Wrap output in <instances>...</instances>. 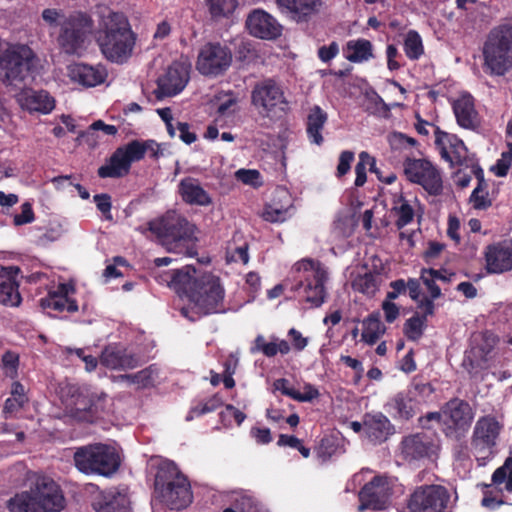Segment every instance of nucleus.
I'll list each match as a JSON object with an SVG mask.
<instances>
[{"instance_id":"412c9836","label":"nucleus","mask_w":512,"mask_h":512,"mask_svg":"<svg viewBox=\"0 0 512 512\" xmlns=\"http://www.w3.org/2000/svg\"><path fill=\"white\" fill-rule=\"evenodd\" d=\"M485 269L488 274H501L512 270V240H504L486 246Z\"/></svg>"},{"instance_id":"6e6552de","label":"nucleus","mask_w":512,"mask_h":512,"mask_svg":"<svg viewBox=\"0 0 512 512\" xmlns=\"http://www.w3.org/2000/svg\"><path fill=\"white\" fill-rule=\"evenodd\" d=\"M92 17L83 11H73L60 21L57 43L67 55H79L86 47L89 35L94 31Z\"/></svg>"},{"instance_id":"603ef678","label":"nucleus","mask_w":512,"mask_h":512,"mask_svg":"<svg viewBox=\"0 0 512 512\" xmlns=\"http://www.w3.org/2000/svg\"><path fill=\"white\" fill-rule=\"evenodd\" d=\"M339 449L338 439L334 436H324L317 449L316 454L323 462L329 460Z\"/></svg>"},{"instance_id":"de8ad7c7","label":"nucleus","mask_w":512,"mask_h":512,"mask_svg":"<svg viewBox=\"0 0 512 512\" xmlns=\"http://www.w3.org/2000/svg\"><path fill=\"white\" fill-rule=\"evenodd\" d=\"M392 211L397 216L395 225L398 229H402L405 226L413 222L415 217V211L412 205L403 196L399 198L393 207Z\"/></svg>"},{"instance_id":"7ed1b4c3","label":"nucleus","mask_w":512,"mask_h":512,"mask_svg":"<svg viewBox=\"0 0 512 512\" xmlns=\"http://www.w3.org/2000/svg\"><path fill=\"white\" fill-rule=\"evenodd\" d=\"M154 493L171 510H182L193 500L188 477L170 460L159 463L154 479Z\"/></svg>"},{"instance_id":"c85d7f7f","label":"nucleus","mask_w":512,"mask_h":512,"mask_svg":"<svg viewBox=\"0 0 512 512\" xmlns=\"http://www.w3.org/2000/svg\"><path fill=\"white\" fill-rule=\"evenodd\" d=\"M189 80V72L185 66L174 63L167 69L166 74L159 79L158 86L165 96H174L180 93Z\"/></svg>"},{"instance_id":"864d4df0","label":"nucleus","mask_w":512,"mask_h":512,"mask_svg":"<svg viewBox=\"0 0 512 512\" xmlns=\"http://www.w3.org/2000/svg\"><path fill=\"white\" fill-rule=\"evenodd\" d=\"M289 209L290 207L277 208L272 204H266L261 213V217L270 223H283L290 217Z\"/></svg>"},{"instance_id":"13d9d810","label":"nucleus","mask_w":512,"mask_h":512,"mask_svg":"<svg viewBox=\"0 0 512 512\" xmlns=\"http://www.w3.org/2000/svg\"><path fill=\"white\" fill-rule=\"evenodd\" d=\"M430 268H422L420 271V280L427 288L429 295L432 299H438L441 297V288L437 285V279L430 273Z\"/></svg>"},{"instance_id":"5fc2aeb1","label":"nucleus","mask_w":512,"mask_h":512,"mask_svg":"<svg viewBox=\"0 0 512 512\" xmlns=\"http://www.w3.org/2000/svg\"><path fill=\"white\" fill-rule=\"evenodd\" d=\"M236 512H254L256 509L255 499L243 493H234L231 497L230 506Z\"/></svg>"},{"instance_id":"37998d69","label":"nucleus","mask_w":512,"mask_h":512,"mask_svg":"<svg viewBox=\"0 0 512 512\" xmlns=\"http://www.w3.org/2000/svg\"><path fill=\"white\" fill-rule=\"evenodd\" d=\"M427 327V318L415 312L403 325V333L409 341H418Z\"/></svg>"},{"instance_id":"4d7b16f0","label":"nucleus","mask_w":512,"mask_h":512,"mask_svg":"<svg viewBox=\"0 0 512 512\" xmlns=\"http://www.w3.org/2000/svg\"><path fill=\"white\" fill-rule=\"evenodd\" d=\"M414 398H419L424 401L425 398L429 397L434 393L433 386L428 382L418 381L416 378L406 389Z\"/></svg>"},{"instance_id":"c9c22d12","label":"nucleus","mask_w":512,"mask_h":512,"mask_svg":"<svg viewBox=\"0 0 512 512\" xmlns=\"http://www.w3.org/2000/svg\"><path fill=\"white\" fill-rule=\"evenodd\" d=\"M131 167L122 155V152L116 148L111 156L106 159L104 165L100 166L97 174L100 178H122L130 173Z\"/></svg>"},{"instance_id":"a19ab883","label":"nucleus","mask_w":512,"mask_h":512,"mask_svg":"<svg viewBox=\"0 0 512 512\" xmlns=\"http://www.w3.org/2000/svg\"><path fill=\"white\" fill-rule=\"evenodd\" d=\"M385 332V326L380 321L379 314L372 313L363 321L362 340L369 344H375Z\"/></svg>"},{"instance_id":"ea45409f","label":"nucleus","mask_w":512,"mask_h":512,"mask_svg":"<svg viewBox=\"0 0 512 512\" xmlns=\"http://www.w3.org/2000/svg\"><path fill=\"white\" fill-rule=\"evenodd\" d=\"M346 58L353 63L367 61L373 56L372 44L369 40H351L346 45Z\"/></svg>"},{"instance_id":"79ce46f5","label":"nucleus","mask_w":512,"mask_h":512,"mask_svg":"<svg viewBox=\"0 0 512 512\" xmlns=\"http://www.w3.org/2000/svg\"><path fill=\"white\" fill-rule=\"evenodd\" d=\"M379 276L372 272L357 275L352 281L354 291L367 296H374L379 288Z\"/></svg>"},{"instance_id":"72a5a7b5","label":"nucleus","mask_w":512,"mask_h":512,"mask_svg":"<svg viewBox=\"0 0 512 512\" xmlns=\"http://www.w3.org/2000/svg\"><path fill=\"white\" fill-rule=\"evenodd\" d=\"M92 507L96 512H129V499L118 491H107L98 494Z\"/></svg>"},{"instance_id":"6e6d98bb","label":"nucleus","mask_w":512,"mask_h":512,"mask_svg":"<svg viewBox=\"0 0 512 512\" xmlns=\"http://www.w3.org/2000/svg\"><path fill=\"white\" fill-rule=\"evenodd\" d=\"M371 113L385 119L391 117V106L375 91L371 94Z\"/></svg>"},{"instance_id":"8fccbe9b","label":"nucleus","mask_w":512,"mask_h":512,"mask_svg":"<svg viewBox=\"0 0 512 512\" xmlns=\"http://www.w3.org/2000/svg\"><path fill=\"white\" fill-rule=\"evenodd\" d=\"M205 3L212 18L226 17L237 6V0H205Z\"/></svg>"},{"instance_id":"680f3d73","label":"nucleus","mask_w":512,"mask_h":512,"mask_svg":"<svg viewBox=\"0 0 512 512\" xmlns=\"http://www.w3.org/2000/svg\"><path fill=\"white\" fill-rule=\"evenodd\" d=\"M353 160H354V152L349 151V150H345V151L341 152V154L339 156V162L337 165V171H336V176L338 178L343 177L350 171L351 163L353 162Z\"/></svg>"},{"instance_id":"2eb2a0df","label":"nucleus","mask_w":512,"mask_h":512,"mask_svg":"<svg viewBox=\"0 0 512 512\" xmlns=\"http://www.w3.org/2000/svg\"><path fill=\"white\" fill-rule=\"evenodd\" d=\"M481 486L483 507L496 510L506 504L504 491L512 493V456L507 457L503 465L493 472L490 484L483 483Z\"/></svg>"},{"instance_id":"f257e3e1","label":"nucleus","mask_w":512,"mask_h":512,"mask_svg":"<svg viewBox=\"0 0 512 512\" xmlns=\"http://www.w3.org/2000/svg\"><path fill=\"white\" fill-rule=\"evenodd\" d=\"M94 40L106 60L124 64L133 54L137 35L124 13L109 11L100 15L94 29Z\"/></svg>"},{"instance_id":"e433bc0d","label":"nucleus","mask_w":512,"mask_h":512,"mask_svg":"<svg viewBox=\"0 0 512 512\" xmlns=\"http://www.w3.org/2000/svg\"><path fill=\"white\" fill-rule=\"evenodd\" d=\"M328 116L319 106H314L308 116L306 122V133L309 141L318 146L322 145L324 138L322 130L327 122Z\"/></svg>"},{"instance_id":"0e129e2a","label":"nucleus","mask_w":512,"mask_h":512,"mask_svg":"<svg viewBox=\"0 0 512 512\" xmlns=\"http://www.w3.org/2000/svg\"><path fill=\"white\" fill-rule=\"evenodd\" d=\"M471 173L477 179V186L474 188L475 196L477 193L488 191V183L484 177V170L477 162L471 163Z\"/></svg>"},{"instance_id":"bf43d9fd","label":"nucleus","mask_w":512,"mask_h":512,"mask_svg":"<svg viewBox=\"0 0 512 512\" xmlns=\"http://www.w3.org/2000/svg\"><path fill=\"white\" fill-rule=\"evenodd\" d=\"M35 220V214L32 205L25 202L21 205V213L15 214L13 217V224L15 226H22L32 223Z\"/></svg>"},{"instance_id":"f03ea898","label":"nucleus","mask_w":512,"mask_h":512,"mask_svg":"<svg viewBox=\"0 0 512 512\" xmlns=\"http://www.w3.org/2000/svg\"><path fill=\"white\" fill-rule=\"evenodd\" d=\"M148 229L167 252L192 257L195 254L196 226L184 215L170 210L149 221Z\"/></svg>"},{"instance_id":"c03bdc74","label":"nucleus","mask_w":512,"mask_h":512,"mask_svg":"<svg viewBox=\"0 0 512 512\" xmlns=\"http://www.w3.org/2000/svg\"><path fill=\"white\" fill-rule=\"evenodd\" d=\"M28 402L25 387L18 381H14L11 385V395L6 399L4 411L14 413L19 411Z\"/></svg>"},{"instance_id":"69168bd1","label":"nucleus","mask_w":512,"mask_h":512,"mask_svg":"<svg viewBox=\"0 0 512 512\" xmlns=\"http://www.w3.org/2000/svg\"><path fill=\"white\" fill-rule=\"evenodd\" d=\"M469 201L470 203H472L473 208L476 210H486L492 206V200L489 198L488 191L477 193V195L475 196L473 190L470 195Z\"/></svg>"},{"instance_id":"09e8293b","label":"nucleus","mask_w":512,"mask_h":512,"mask_svg":"<svg viewBox=\"0 0 512 512\" xmlns=\"http://www.w3.org/2000/svg\"><path fill=\"white\" fill-rule=\"evenodd\" d=\"M223 405V399L219 393L212 395L209 399L204 402H199L198 404L191 407L187 420H191L194 417H200L207 413L214 412L219 407Z\"/></svg>"},{"instance_id":"7c9ffc66","label":"nucleus","mask_w":512,"mask_h":512,"mask_svg":"<svg viewBox=\"0 0 512 512\" xmlns=\"http://www.w3.org/2000/svg\"><path fill=\"white\" fill-rule=\"evenodd\" d=\"M68 75L73 82L85 87H95L103 83L107 72L103 67L85 63H74L68 67Z\"/></svg>"},{"instance_id":"58836bf2","label":"nucleus","mask_w":512,"mask_h":512,"mask_svg":"<svg viewBox=\"0 0 512 512\" xmlns=\"http://www.w3.org/2000/svg\"><path fill=\"white\" fill-rule=\"evenodd\" d=\"M153 146V140H138L134 139L125 145L119 146L118 149L122 152L123 157L131 167L132 163L142 160L148 148Z\"/></svg>"},{"instance_id":"ddd939ff","label":"nucleus","mask_w":512,"mask_h":512,"mask_svg":"<svg viewBox=\"0 0 512 512\" xmlns=\"http://www.w3.org/2000/svg\"><path fill=\"white\" fill-rule=\"evenodd\" d=\"M35 55L27 45H17L5 50L0 57V69L5 81L16 84L23 81L34 68Z\"/></svg>"},{"instance_id":"20e7f679","label":"nucleus","mask_w":512,"mask_h":512,"mask_svg":"<svg viewBox=\"0 0 512 512\" xmlns=\"http://www.w3.org/2000/svg\"><path fill=\"white\" fill-rule=\"evenodd\" d=\"M225 290L220 278L206 273L194 280V288L190 291L191 307H183L181 314L191 321L202 316L225 312Z\"/></svg>"},{"instance_id":"393cba45","label":"nucleus","mask_w":512,"mask_h":512,"mask_svg":"<svg viewBox=\"0 0 512 512\" xmlns=\"http://www.w3.org/2000/svg\"><path fill=\"white\" fill-rule=\"evenodd\" d=\"M100 363L113 370L133 369L139 365V359L135 354L129 352L124 345L113 343L107 345L101 352Z\"/></svg>"},{"instance_id":"e2e57ef3","label":"nucleus","mask_w":512,"mask_h":512,"mask_svg":"<svg viewBox=\"0 0 512 512\" xmlns=\"http://www.w3.org/2000/svg\"><path fill=\"white\" fill-rule=\"evenodd\" d=\"M63 17H67V15L55 8H47L42 11V19L51 28H60V21Z\"/></svg>"},{"instance_id":"aec40b11","label":"nucleus","mask_w":512,"mask_h":512,"mask_svg":"<svg viewBox=\"0 0 512 512\" xmlns=\"http://www.w3.org/2000/svg\"><path fill=\"white\" fill-rule=\"evenodd\" d=\"M435 143L441 149L442 157L449 161L451 165L471 167V163L475 162L467 155L468 150L464 142L456 137H450L446 132L436 127Z\"/></svg>"},{"instance_id":"f704fd0d","label":"nucleus","mask_w":512,"mask_h":512,"mask_svg":"<svg viewBox=\"0 0 512 512\" xmlns=\"http://www.w3.org/2000/svg\"><path fill=\"white\" fill-rule=\"evenodd\" d=\"M270 339L271 341L267 342L263 335H257L253 341V346L250 349L251 353L255 354L257 352H261L264 356L272 358L278 353L286 355L291 351V346L288 341L279 339L274 335H272Z\"/></svg>"},{"instance_id":"4c0bfd02","label":"nucleus","mask_w":512,"mask_h":512,"mask_svg":"<svg viewBox=\"0 0 512 512\" xmlns=\"http://www.w3.org/2000/svg\"><path fill=\"white\" fill-rule=\"evenodd\" d=\"M195 269L186 266L182 269L173 270L170 274L169 285L177 291H182L189 298L190 291L194 288V280L198 277H194Z\"/></svg>"},{"instance_id":"a211bd4d","label":"nucleus","mask_w":512,"mask_h":512,"mask_svg":"<svg viewBox=\"0 0 512 512\" xmlns=\"http://www.w3.org/2000/svg\"><path fill=\"white\" fill-rule=\"evenodd\" d=\"M435 444L431 436L423 432L406 435L399 444V457L407 463L430 459L435 453Z\"/></svg>"},{"instance_id":"3c124183","label":"nucleus","mask_w":512,"mask_h":512,"mask_svg":"<svg viewBox=\"0 0 512 512\" xmlns=\"http://www.w3.org/2000/svg\"><path fill=\"white\" fill-rule=\"evenodd\" d=\"M31 109L47 114L55 107V100L46 91L35 92L30 97Z\"/></svg>"},{"instance_id":"5701e85b","label":"nucleus","mask_w":512,"mask_h":512,"mask_svg":"<svg viewBox=\"0 0 512 512\" xmlns=\"http://www.w3.org/2000/svg\"><path fill=\"white\" fill-rule=\"evenodd\" d=\"M246 27L251 35L260 39H275L282 32L278 21L262 9H255L248 15Z\"/></svg>"},{"instance_id":"f3484780","label":"nucleus","mask_w":512,"mask_h":512,"mask_svg":"<svg viewBox=\"0 0 512 512\" xmlns=\"http://www.w3.org/2000/svg\"><path fill=\"white\" fill-rule=\"evenodd\" d=\"M392 495V485L387 476H374L359 492V510H384Z\"/></svg>"},{"instance_id":"a878e982","label":"nucleus","mask_w":512,"mask_h":512,"mask_svg":"<svg viewBox=\"0 0 512 512\" xmlns=\"http://www.w3.org/2000/svg\"><path fill=\"white\" fill-rule=\"evenodd\" d=\"M421 400L414 398L406 389L392 396L386 404V411L395 419L408 421L419 410Z\"/></svg>"},{"instance_id":"9b49d317","label":"nucleus","mask_w":512,"mask_h":512,"mask_svg":"<svg viewBox=\"0 0 512 512\" xmlns=\"http://www.w3.org/2000/svg\"><path fill=\"white\" fill-rule=\"evenodd\" d=\"M503 425L492 415L480 417L474 426L471 447L479 466H485L494 454V448Z\"/></svg>"},{"instance_id":"0eeeda50","label":"nucleus","mask_w":512,"mask_h":512,"mask_svg":"<svg viewBox=\"0 0 512 512\" xmlns=\"http://www.w3.org/2000/svg\"><path fill=\"white\" fill-rule=\"evenodd\" d=\"M73 461L75 467L86 475L110 477L120 467V457L115 448L103 443L77 448Z\"/></svg>"},{"instance_id":"1a4fd4ad","label":"nucleus","mask_w":512,"mask_h":512,"mask_svg":"<svg viewBox=\"0 0 512 512\" xmlns=\"http://www.w3.org/2000/svg\"><path fill=\"white\" fill-rule=\"evenodd\" d=\"M251 105L260 115L271 120L283 118L290 110L289 101L281 85L272 78L254 85L251 91Z\"/></svg>"},{"instance_id":"c756f323","label":"nucleus","mask_w":512,"mask_h":512,"mask_svg":"<svg viewBox=\"0 0 512 512\" xmlns=\"http://www.w3.org/2000/svg\"><path fill=\"white\" fill-rule=\"evenodd\" d=\"M457 124L465 129L475 130L480 125L475 109L474 98L466 93L457 98L452 105Z\"/></svg>"},{"instance_id":"f8f14e48","label":"nucleus","mask_w":512,"mask_h":512,"mask_svg":"<svg viewBox=\"0 0 512 512\" xmlns=\"http://www.w3.org/2000/svg\"><path fill=\"white\" fill-rule=\"evenodd\" d=\"M442 412L445 436L459 442L469 431L474 419L471 405L466 400L455 397L444 404Z\"/></svg>"},{"instance_id":"49530a36","label":"nucleus","mask_w":512,"mask_h":512,"mask_svg":"<svg viewBox=\"0 0 512 512\" xmlns=\"http://www.w3.org/2000/svg\"><path fill=\"white\" fill-rule=\"evenodd\" d=\"M404 52L410 60H418L424 54V45L416 30H409L403 43Z\"/></svg>"},{"instance_id":"39448f33","label":"nucleus","mask_w":512,"mask_h":512,"mask_svg":"<svg viewBox=\"0 0 512 512\" xmlns=\"http://www.w3.org/2000/svg\"><path fill=\"white\" fill-rule=\"evenodd\" d=\"M293 274L291 290L296 297L311 307H320L327 296L325 283L328 273L323 264L310 258L302 259L294 264Z\"/></svg>"},{"instance_id":"9d476101","label":"nucleus","mask_w":512,"mask_h":512,"mask_svg":"<svg viewBox=\"0 0 512 512\" xmlns=\"http://www.w3.org/2000/svg\"><path fill=\"white\" fill-rule=\"evenodd\" d=\"M455 501L447 487L423 484L407 497L403 512H453Z\"/></svg>"},{"instance_id":"338daca9","label":"nucleus","mask_w":512,"mask_h":512,"mask_svg":"<svg viewBox=\"0 0 512 512\" xmlns=\"http://www.w3.org/2000/svg\"><path fill=\"white\" fill-rule=\"evenodd\" d=\"M94 202L97 209L107 218L111 219V196L107 193L96 194L94 196Z\"/></svg>"},{"instance_id":"6ab92c4d","label":"nucleus","mask_w":512,"mask_h":512,"mask_svg":"<svg viewBox=\"0 0 512 512\" xmlns=\"http://www.w3.org/2000/svg\"><path fill=\"white\" fill-rule=\"evenodd\" d=\"M31 492L36 503L37 512H60L64 508V497L54 480L41 477Z\"/></svg>"},{"instance_id":"4468645a","label":"nucleus","mask_w":512,"mask_h":512,"mask_svg":"<svg viewBox=\"0 0 512 512\" xmlns=\"http://www.w3.org/2000/svg\"><path fill=\"white\" fill-rule=\"evenodd\" d=\"M231 63L232 52L229 47L219 42H208L199 50L196 69L203 76L216 78L223 75Z\"/></svg>"},{"instance_id":"4be33fe9","label":"nucleus","mask_w":512,"mask_h":512,"mask_svg":"<svg viewBox=\"0 0 512 512\" xmlns=\"http://www.w3.org/2000/svg\"><path fill=\"white\" fill-rule=\"evenodd\" d=\"M104 402V398L79 393L69 409V414L77 421L94 423L103 416Z\"/></svg>"},{"instance_id":"052dcab7","label":"nucleus","mask_w":512,"mask_h":512,"mask_svg":"<svg viewBox=\"0 0 512 512\" xmlns=\"http://www.w3.org/2000/svg\"><path fill=\"white\" fill-rule=\"evenodd\" d=\"M235 176L237 180L241 181L244 184L258 186V183L261 175L258 170L255 169H239L236 171Z\"/></svg>"},{"instance_id":"473e14b6","label":"nucleus","mask_w":512,"mask_h":512,"mask_svg":"<svg viewBox=\"0 0 512 512\" xmlns=\"http://www.w3.org/2000/svg\"><path fill=\"white\" fill-rule=\"evenodd\" d=\"M178 193L182 200L189 205L209 206L212 204V198L201 186L199 180L190 176L181 179Z\"/></svg>"},{"instance_id":"2f4dec72","label":"nucleus","mask_w":512,"mask_h":512,"mask_svg":"<svg viewBox=\"0 0 512 512\" xmlns=\"http://www.w3.org/2000/svg\"><path fill=\"white\" fill-rule=\"evenodd\" d=\"M363 425L366 436L374 444L386 441L393 431L390 420L381 412L366 413L363 418Z\"/></svg>"},{"instance_id":"b1692460","label":"nucleus","mask_w":512,"mask_h":512,"mask_svg":"<svg viewBox=\"0 0 512 512\" xmlns=\"http://www.w3.org/2000/svg\"><path fill=\"white\" fill-rule=\"evenodd\" d=\"M279 11L296 23H306L316 15L322 0H276Z\"/></svg>"},{"instance_id":"423d86ee","label":"nucleus","mask_w":512,"mask_h":512,"mask_svg":"<svg viewBox=\"0 0 512 512\" xmlns=\"http://www.w3.org/2000/svg\"><path fill=\"white\" fill-rule=\"evenodd\" d=\"M483 70L490 76H504L512 63V24H499L488 33L482 47Z\"/></svg>"},{"instance_id":"a18cd8bd","label":"nucleus","mask_w":512,"mask_h":512,"mask_svg":"<svg viewBox=\"0 0 512 512\" xmlns=\"http://www.w3.org/2000/svg\"><path fill=\"white\" fill-rule=\"evenodd\" d=\"M9 512H37L31 490L16 494L7 501Z\"/></svg>"},{"instance_id":"cd10ccee","label":"nucleus","mask_w":512,"mask_h":512,"mask_svg":"<svg viewBox=\"0 0 512 512\" xmlns=\"http://www.w3.org/2000/svg\"><path fill=\"white\" fill-rule=\"evenodd\" d=\"M73 291V286L60 283L56 290L49 291L48 295L40 300L41 306L57 312L74 313L78 311V304L76 300L69 298V293Z\"/></svg>"},{"instance_id":"dca6fc26","label":"nucleus","mask_w":512,"mask_h":512,"mask_svg":"<svg viewBox=\"0 0 512 512\" xmlns=\"http://www.w3.org/2000/svg\"><path fill=\"white\" fill-rule=\"evenodd\" d=\"M406 178L423 187L430 195L438 196L443 191L440 171L427 159L407 158L404 163Z\"/></svg>"},{"instance_id":"774afa93","label":"nucleus","mask_w":512,"mask_h":512,"mask_svg":"<svg viewBox=\"0 0 512 512\" xmlns=\"http://www.w3.org/2000/svg\"><path fill=\"white\" fill-rule=\"evenodd\" d=\"M219 416L222 423L224 424L226 423L228 417H233L238 426H240L246 419L245 413L234 407L232 404H227L225 406V411H221Z\"/></svg>"},{"instance_id":"bb28decb","label":"nucleus","mask_w":512,"mask_h":512,"mask_svg":"<svg viewBox=\"0 0 512 512\" xmlns=\"http://www.w3.org/2000/svg\"><path fill=\"white\" fill-rule=\"evenodd\" d=\"M19 272V267H3L0 265V303L8 306H18L20 304L21 295L16 280Z\"/></svg>"}]
</instances>
